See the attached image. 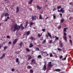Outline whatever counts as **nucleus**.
Segmentation results:
<instances>
[{
    "label": "nucleus",
    "instance_id": "51",
    "mask_svg": "<svg viewBox=\"0 0 73 73\" xmlns=\"http://www.w3.org/2000/svg\"><path fill=\"white\" fill-rule=\"evenodd\" d=\"M60 17H62V13H60Z\"/></svg>",
    "mask_w": 73,
    "mask_h": 73
},
{
    "label": "nucleus",
    "instance_id": "45",
    "mask_svg": "<svg viewBox=\"0 0 73 73\" xmlns=\"http://www.w3.org/2000/svg\"><path fill=\"white\" fill-rule=\"evenodd\" d=\"M38 37H41V35H40V34H38Z\"/></svg>",
    "mask_w": 73,
    "mask_h": 73
},
{
    "label": "nucleus",
    "instance_id": "37",
    "mask_svg": "<svg viewBox=\"0 0 73 73\" xmlns=\"http://www.w3.org/2000/svg\"><path fill=\"white\" fill-rule=\"evenodd\" d=\"M55 37H56V40H58V39H59L58 37H57V36H55Z\"/></svg>",
    "mask_w": 73,
    "mask_h": 73
},
{
    "label": "nucleus",
    "instance_id": "59",
    "mask_svg": "<svg viewBox=\"0 0 73 73\" xmlns=\"http://www.w3.org/2000/svg\"><path fill=\"white\" fill-rule=\"evenodd\" d=\"M58 12H60V11L59 10H58Z\"/></svg>",
    "mask_w": 73,
    "mask_h": 73
},
{
    "label": "nucleus",
    "instance_id": "42",
    "mask_svg": "<svg viewBox=\"0 0 73 73\" xmlns=\"http://www.w3.org/2000/svg\"><path fill=\"white\" fill-rule=\"evenodd\" d=\"M6 37L7 38H10V36H9V35H8V36H7Z\"/></svg>",
    "mask_w": 73,
    "mask_h": 73
},
{
    "label": "nucleus",
    "instance_id": "39",
    "mask_svg": "<svg viewBox=\"0 0 73 73\" xmlns=\"http://www.w3.org/2000/svg\"><path fill=\"white\" fill-rule=\"evenodd\" d=\"M52 16H53L54 19H55V18H56V16L54 15V14Z\"/></svg>",
    "mask_w": 73,
    "mask_h": 73
},
{
    "label": "nucleus",
    "instance_id": "40",
    "mask_svg": "<svg viewBox=\"0 0 73 73\" xmlns=\"http://www.w3.org/2000/svg\"><path fill=\"white\" fill-rule=\"evenodd\" d=\"M42 31L43 32H45V29H42Z\"/></svg>",
    "mask_w": 73,
    "mask_h": 73
},
{
    "label": "nucleus",
    "instance_id": "34",
    "mask_svg": "<svg viewBox=\"0 0 73 73\" xmlns=\"http://www.w3.org/2000/svg\"><path fill=\"white\" fill-rule=\"evenodd\" d=\"M38 58H41V55H39L38 56Z\"/></svg>",
    "mask_w": 73,
    "mask_h": 73
},
{
    "label": "nucleus",
    "instance_id": "55",
    "mask_svg": "<svg viewBox=\"0 0 73 73\" xmlns=\"http://www.w3.org/2000/svg\"><path fill=\"white\" fill-rule=\"evenodd\" d=\"M46 37L47 38H48V36L46 35Z\"/></svg>",
    "mask_w": 73,
    "mask_h": 73
},
{
    "label": "nucleus",
    "instance_id": "47",
    "mask_svg": "<svg viewBox=\"0 0 73 73\" xmlns=\"http://www.w3.org/2000/svg\"><path fill=\"white\" fill-rule=\"evenodd\" d=\"M50 57H53V55L52 54H50Z\"/></svg>",
    "mask_w": 73,
    "mask_h": 73
},
{
    "label": "nucleus",
    "instance_id": "60",
    "mask_svg": "<svg viewBox=\"0 0 73 73\" xmlns=\"http://www.w3.org/2000/svg\"><path fill=\"white\" fill-rule=\"evenodd\" d=\"M69 37L70 38H71V36H70V35L69 36Z\"/></svg>",
    "mask_w": 73,
    "mask_h": 73
},
{
    "label": "nucleus",
    "instance_id": "48",
    "mask_svg": "<svg viewBox=\"0 0 73 73\" xmlns=\"http://www.w3.org/2000/svg\"><path fill=\"white\" fill-rule=\"evenodd\" d=\"M11 70L12 72H14L15 71V69L14 68H12L11 69Z\"/></svg>",
    "mask_w": 73,
    "mask_h": 73
},
{
    "label": "nucleus",
    "instance_id": "28",
    "mask_svg": "<svg viewBox=\"0 0 73 73\" xmlns=\"http://www.w3.org/2000/svg\"><path fill=\"white\" fill-rule=\"evenodd\" d=\"M19 58H17L16 59V62H19Z\"/></svg>",
    "mask_w": 73,
    "mask_h": 73
},
{
    "label": "nucleus",
    "instance_id": "62",
    "mask_svg": "<svg viewBox=\"0 0 73 73\" xmlns=\"http://www.w3.org/2000/svg\"><path fill=\"white\" fill-rule=\"evenodd\" d=\"M33 28L34 29H36V28H35V27H34Z\"/></svg>",
    "mask_w": 73,
    "mask_h": 73
},
{
    "label": "nucleus",
    "instance_id": "49",
    "mask_svg": "<svg viewBox=\"0 0 73 73\" xmlns=\"http://www.w3.org/2000/svg\"><path fill=\"white\" fill-rule=\"evenodd\" d=\"M36 50H38V51H39V50H39V48H36Z\"/></svg>",
    "mask_w": 73,
    "mask_h": 73
},
{
    "label": "nucleus",
    "instance_id": "31",
    "mask_svg": "<svg viewBox=\"0 0 73 73\" xmlns=\"http://www.w3.org/2000/svg\"><path fill=\"white\" fill-rule=\"evenodd\" d=\"M30 39H31V40H33V36H31V37L30 38Z\"/></svg>",
    "mask_w": 73,
    "mask_h": 73
},
{
    "label": "nucleus",
    "instance_id": "52",
    "mask_svg": "<svg viewBox=\"0 0 73 73\" xmlns=\"http://www.w3.org/2000/svg\"><path fill=\"white\" fill-rule=\"evenodd\" d=\"M3 57H4L3 56H2L0 58V59H2V58H3Z\"/></svg>",
    "mask_w": 73,
    "mask_h": 73
},
{
    "label": "nucleus",
    "instance_id": "13",
    "mask_svg": "<svg viewBox=\"0 0 73 73\" xmlns=\"http://www.w3.org/2000/svg\"><path fill=\"white\" fill-rule=\"evenodd\" d=\"M56 72H60L61 71V70L60 69H56L54 70Z\"/></svg>",
    "mask_w": 73,
    "mask_h": 73
},
{
    "label": "nucleus",
    "instance_id": "41",
    "mask_svg": "<svg viewBox=\"0 0 73 73\" xmlns=\"http://www.w3.org/2000/svg\"><path fill=\"white\" fill-rule=\"evenodd\" d=\"M58 50H59V51H61V50H62V49H61V48H58Z\"/></svg>",
    "mask_w": 73,
    "mask_h": 73
},
{
    "label": "nucleus",
    "instance_id": "33",
    "mask_svg": "<svg viewBox=\"0 0 73 73\" xmlns=\"http://www.w3.org/2000/svg\"><path fill=\"white\" fill-rule=\"evenodd\" d=\"M63 57V56H62L61 55L60 56L59 58H60V59H62V58Z\"/></svg>",
    "mask_w": 73,
    "mask_h": 73
},
{
    "label": "nucleus",
    "instance_id": "58",
    "mask_svg": "<svg viewBox=\"0 0 73 73\" xmlns=\"http://www.w3.org/2000/svg\"><path fill=\"white\" fill-rule=\"evenodd\" d=\"M69 5H72V2L70 3Z\"/></svg>",
    "mask_w": 73,
    "mask_h": 73
},
{
    "label": "nucleus",
    "instance_id": "32",
    "mask_svg": "<svg viewBox=\"0 0 73 73\" xmlns=\"http://www.w3.org/2000/svg\"><path fill=\"white\" fill-rule=\"evenodd\" d=\"M53 44V40H50V44Z\"/></svg>",
    "mask_w": 73,
    "mask_h": 73
},
{
    "label": "nucleus",
    "instance_id": "35",
    "mask_svg": "<svg viewBox=\"0 0 73 73\" xmlns=\"http://www.w3.org/2000/svg\"><path fill=\"white\" fill-rule=\"evenodd\" d=\"M60 46L61 48L63 47V44H62V43H61L60 44Z\"/></svg>",
    "mask_w": 73,
    "mask_h": 73
},
{
    "label": "nucleus",
    "instance_id": "53",
    "mask_svg": "<svg viewBox=\"0 0 73 73\" xmlns=\"http://www.w3.org/2000/svg\"><path fill=\"white\" fill-rule=\"evenodd\" d=\"M56 8H54V9H53L52 11H56Z\"/></svg>",
    "mask_w": 73,
    "mask_h": 73
},
{
    "label": "nucleus",
    "instance_id": "56",
    "mask_svg": "<svg viewBox=\"0 0 73 73\" xmlns=\"http://www.w3.org/2000/svg\"><path fill=\"white\" fill-rule=\"evenodd\" d=\"M49 19V17H46L45 18V20H46V19Z\"/></svg>",
    "mask_w": 73,
    "mask_h": 73
},
{
    "label": "nucleus",
    "instance_id": "23",
    "mask_svg": "<svg viewBox=\"0 0 73 73\" xmlns=\"http://www.w3.org/2000/svg\"><path fill=\"white\" fill-rule=\"evenodd\" d=\"M66 29H68V28H64V32H66Z\"/></svg>",
    "mask_w": 73,
    "mask_h": 73
},
{
    "label": "nucleus",
    "instance_id": "54",
    "mask_svg": "<svg viewBox=\"0 0 73 73\" xmlns=\"http://www.w3.org/2000/svg\"><path fill=\"white\" fill-rule=\"evenodd\" d=\"M42 53H45V52H44L43 51L42 52Z\"/></svg>",
    "mask_w": 73,
    "mask_h": 73
},
{
    "label": "nucleus",
    "instance_id": "4",
    "mask_svg": "<svg viewBox=\"0 0 73 73\" xmlns=\"http://www.w3.org/2000/svg\"><path fill=\"white\" fill-rule=\"evenodd\" d=\"M51 63L52 62H50L48 63V65L49 68H50V67H52V66H53L52 65Z\"/></svg>",
    "mask_w": 73,
    "mask_h": 73
},
{
    "label": "nucleus",
    "instance_id": "22",
    "mask_svg": "<svg viewBox=\"0 0 73 73\" xmlns=\"http://www.w3.org/2000/svg\"><path fill=\"white\" fill-rule=\"evenodd\" d=\"M60 8H61V6H58L57 7V9H60Z\"/></svg>",
    "mask_w": 73,
    "mask_h": 73
},
{
    "label": "nucleus",
    "instance_id": "15",
    "mask_svg": "<svg viewBox=\"0 0 73 73\" xmlns=\"http://www.w3.org/2000/svg\"><path fill=\"white\" fill-rule=\"evenodd\" d=\"M63 9H64V8H62L60 9V11L61 12H62V13H63V12H65V11L64 10H63Z\"/></svg>",
    "mask_w": 73,
    "mask_h": 73
},
{
    "label": "nucleus",
    "instance_id": "3",
    "mask_svg": "<svg viewBox=\"0 0 73 73\" xmlns=\"http://www.w3.org/2000/svg\"><path fill=\"white\" fill-rule=\"evenodd\" d=\"M36 17H37V16H32V18H31V19L32 20H36Z\"/></svg>",
    "mask_w": 73,
    "mask_h": 73
},
{
    "label": "nucleus",
    "instance_id": "64",
    "mask_svg": "<svg viewBox=\"0 0 73 73\" xmlns=\"http://www.w3.org/2000/svg\"><path fill=\"white\" fill-rule=\"evenodd\" d=\"M46 55H47V56H48V55H49V54H47Z\"/></svg>",
    "mask_w": 73,
    "mask_h": 73
},
{
    "label": "nucleus",
    "instance_id": "16",
    "mask_svg": "<svg viewBox=\"0 0 73 73\" xmlns=\"http://www.w3.org/2000/svg\"><path fill=\"white\" fill-rule=\"evenodd\" d=\"M25 24L26 25H25V27H27L28 26V21H27L26 22H25Z\"/></svg>",
    "mask_w": 73,
    "mask_h": 73
},
{
    "label": "nucleus",
    "instance_id": "20",
    "mask_svg": "<svg viewBox=\"0 0 73 73\" xmlns=\"http://www.w3.org/2000/svg\"><path fill=\"white\" fill-rule=\"evenodd\" d=\"M23 44V42H21L19 44V46H20L21 48L22 47V44Z\"/></svg>",
    "mask_w": 73,
    "mask_h": 73
},
{
    "label": "nucleus",
    "instance_id": "1",
    "mask_svg": "<svg viewBox=\"0 0 73 73\" xmlns=\"http://www.w3.org/2000/svg\"><path fill=\"white\" fill-rule=\"evenodd\" d=\"M23 24L22 23L20 25V26H17V24H15L14 26V29L13 32H15L16 31H19L21 28V29L22 30L24 29V27L23 25Z\"/></svg>",
    "mask_w": 73,
    "mask_h": 73
},
{
    "label": "nucleus",
    "instance_id": "2",
    "mask_svg": "<svg viewBox=\"0 0 73 73\" xmlns=\"http://www.w3.org/2000/svg\"><path fill=\"white\" fill-rule=\"evenodd\" d=\"M64 36H63V38L65 40V41H67V39H66V33H63Z\"/></svg>",
    "mask_w": 73,
    "mask_h": 73
},
{
    "label": "nucleus",
    "instance_id": "29",
    "mask_svg": "<svg viewBox=\"0 0 73 73\" xmlns=\"http://www.w3.org/2000/svg\"><path fill=\"white\" fill-rule=\"evenodd\" d=\"M35 61H36V60L34 59H33L31 60L32 62H35Z\"/></svg>",
    "mask_w": 73,
    "mask_h": 73
},
{
    "label": "nucleus",
    "instance_id": "6",
    "mask_svg": "<svg viewBox=\"0 0 73 73\" xmlns=\"http://www.w3.org/2000/svg\"><path fill=\"white\" fill-rule=\"evenodd\" d=\"M43 70H44V71L46 70V65L45 64H44L43 66Z\"/></svg>",
    "mask_w": 73,
    "mask_h": 73
},
{
    "label": "nucleus",
    "instance_id": "43",
    "mask_svg": "<svg viewBox=\"0 0 73 73\" xmlns=\"http://www.w3.org/2000/svg\"><path fill=\"white\" fill-rule=\"evenodd\" d=\"M70 42L71 44L72 45V41L71 40H70Z\"/></svg>",
    "mask_w": 73,
    "mask_h": 73
},
{
    "label": "nucleus",
    "instance_id": "24",
    "mask_svg": "<svg viewBox=\"0 0 73 73\" xmlns=\"http://www.w3.org/2000/svg\"><path fill=\"white\" fill-rule=\"evenodd\" d=\"M26 50L27 52H30V50L28 48H27L26 49Z\"/></svg>",
    "mask_w": 73,
    "mask_h": 73
},
{
    "label": "nucleus",
    "instance_id": "30",
    "mask_svg": "<svg viewBox=\"0 0 73 73\" xmlns=\"http://www.w3.org/2000/svg\"><path fill=\"white\" fill-rule=\"evenodd\" d=\"M34 23L33 22H31L30 24V25H34Z\"/></svg>",
    "mask_w": 73,
    "mask_h": 73
},
{
    "label": "nucleus",
    "instance_id": "57",
    "mask_svg": "<svg viewBox=\"0 0 73 73\" xmlns=\"http://www.w3.org/2000/svg\"><path fill=\"white\" fill-rule=\"evenodd\" d=\"M66 57H65L64 59V60H66Z\"/></svg>",
    "mask_w": 73,
    "mask_h": 73
},
{
    "label": "nucleus",
    "instance_id": "38",
    "mask_svg": "<svg viewBox=\"0 0 73 73\" xmlns=\"http://www.w3.org/2000/svg\"><path fill=\"white\" fill-rule=\"evenodd\" d=\"M46 42V40H44L43 41L42 43V44H44V42Z\"/></svg>",
    "mask_w": 73,
    "mask_h": 73
},
{
    "label": "nucleus",
    "instance_id": "25",
    "mask_svg": "<svg viewBox=\"0 0 73 73\" xmlns=\"http://www.w3.org/2000/svg\"><path fill=\"white\" fill-rule=\"evenodd\" d=\"M31 58H32V56L31 55L30 56H29L28 58V60H30V59H31Z\"/></svg>",
    "mask_w": 73,
    "mask_h": 73
},
{
    "label": "nucleus",
    "instance_id": "14",
    "mask_svg": "<svg viewBox=\"0 0 73 73\" xmlns=\"http://www.w3.org/2000/svg\"><path fill=\"white\" fill-rule=\"evenodd\" d=\"M30 34V31H29L26 33L27 36H29Z\"/></svg>",
    "mask_w": 73,
    "mask_h": 73
},
{
    "label": "nucleus",
    "instance_id": "8",
    "mask_svg": "<svg viewBox=\"0 0 73 73\" xmlns=\"http://www.w3.org/2000/svg\"><path fill=\"white\" fill-rule=\"evenodd\" d=\"M37 9H39V10H41V8H42V7H40L38 5H37Z\"/></svg>",
    "mask_w": 73,
    "mask_h": 73
},
{
    "label": "nucleus",
    "instance_id": "9",
    "mask_svg": "<svg viewBox=\"0 0 73 73\" xmlns=\"http://www.w3.org/2000/svg\"><path fill=\"white\" fill-rule=\"evenodd\" d=\"M4 16H9V14L7 13H4Z\"/></svg>",
    "mask_w": 73,
    "mask_h": 73
},
{
    "label": "nucleus",
    "instance_id": "19",
    "mask_svg": "<svg viewBox=\"0 0 73 73\" xmlns=\"http://www.w3.org/2000/svg\"><path fill=\"white\" fill-rule=\"evenodd\" d=\"M33 46V45H32L31 43H30V44L29 48H32Z\"/></svg>",
    "mask_w": 73,
    "mask_h": 73
},
{
    "label": "nucleus",
    "instance_id": "21",
    "mask_svg": "<svg viewBox=\"0 0 73 73\" xmlns=\"http://www.w3.org/2000/svg\"><path fill=\"white\" fill-rule=\"evenodd\" d=\"M27 68L28 69H31V68H32V67L31 66H28L27 67Z\"/></svg>",
    "mask_w": 73,
    "mask_h": 73
},
{
    "label": "nucleus",
    "instance_id": "11",
    "mask_svg": "<svg viewBox=\"0 0 73 73\" xmlns=\"http://www.w3.org/2000/svg\"><path fill=\"white\" fill-rule=\"evenodd\" d=\"M10 19V18H9V17H7V18H6L4 21H8V19Z\"/></svg>",
    "mask_w": 73,
    "mask_h": 73
},
{
    "label": "nucleus",
    "instance_id": "5",
    "mask_svg": "<svg viewBox=\"0 0 73 73\" xmlns=\"http://www.w3.org/2000/svg\"><path fill=\"white\" fill-rule=\"evenodd\" d=\"M19 7H16V13H17L19 12Z\"/></svg>",
    "mask_w": 73,
    "mask_h": 73
},
{
    "label": "nucleus",
    "instance_id": "36",
    "mask_svg": "<svg viewBox=\"0 0 73 73\" xmlns=\"http://www.w3.org/2000/svg\"><path fill=\"white\" fill-rule=\"evenodd\" d=\"M60 28H61V26L59 25V27H58V29H60Z\"/></svg>",
    "mask_w": 73,
    "mask_h": 73
},
{
    "label": "nucleus",
    "instance_id": "10",
    "mask_svg": "<svg viewBox=\"0 0 73 73\" xmlns=\"http://www.w3.org/2000/svg\"><path fill=\"white\" fill-rule=\"evenodd\" d=\"M33 0H30V1L28 2V4H31L32 3V2Z\"/></svg>",
    "mask_w": 73,
    "mask_h": 73
},
{
    "label": "nucleus",
    "instance_id": "7",
    "mask_svg": "<svg viewBox=\"0 0 73 73\" xmlns=\"http://www.w3.org/2000/svg\"><path fill=\"white\" fill-rule=\"evenodd\" d=\"M17 39H15L14 40L13 42V44H16V43L17 42Z\"/></svg>",
    "mask_w": 73,
    "mask_h": 73
},
{
    "label": "nucleus",
    "instance_id": "46",
    "mask_svg": "<svg viewBox=\"0 0 73 73\" xmlns=\"http://www.w3.org/2000/svg\"><path fill=\"white\" fill-rule=\"evenodd\" d=\"M9 44H12V42H11V41H9Z\"/></svg>",
    "mask_w": 73,
    "mask_h": 73
},
{
    "label": "nucleus",
    "instance_id": "44",
    "mask_svg": "<svg viewBox=\"0 0 73 73\" xmlns=\"http://www.w3.org/2000/svg\"><path fill=\"white\" fill-rule=\"evenodd\" d=\"M7 48V46H5L4 47V49H6Z\"/></svg>",
    "mask_w": 73,
    "mask_h": 73
},
{
    "label": "nucleus",
    "instance_id": "27",
    "mask_svg": "<svg viewBox=\"0 0 73 73\" xmlns=\"http://www.w3.org/2000/svg\"><path fill=\"white\" fill-rule=\"evenodd\" d=\"M39 19L40 20H41L42 19V16L41 15H39Z\"/></svg>",
    "mask_w": 73,
    "mask_h": 73
},
{
    "label": "nucleus",
    "instance_id": "12",
    "mask_svg": "<svg viewBox=\"0 0 73 73\" xmlns=\"http://www.w3.org/2000/svg\"><path fill=\"white\" fill-rule=\"evenodd\" d=\"M47 34L48 35V36L50 37H52V35H51V34H50V33H49V32H48V31L47 32Z\"/></svg>",
    "mask_w": 73,
    "mask_h": 73
},
{
    "label": "nucleus",
    "instance_id": "63",
    "mask_svg": "<svg viewBox=\"0 0 73 73\" xmlns=\"http://www.w3.org/2000/svg\"><path fill=\"white\" fill-rule=\"evenodd\" d=\"M1 23H0V27L1 26Z\"/></svg>",
    "mask_w": 73,
    "mask_h": 73
},
{
    "label": "nucleus",
    "instance_id": "61",
    "mask_svg": "<svg viewBox=\"0 0 73 73\" xmlns=\"http://www.w3.org/2000/svg\"><path fill=\"white\" fill-rule=\"evenodd\" d=\"M62 60L63 61H64V59L62 58Z\"/></svg>",
    "mask_w": 73,
    "mask_h": 73
},
{
    "label": "nucleus",
    "instance_id": "17",
    "mask_svg": "<svg viewBox=\"0 0 73 73\" xmlns=\"http://www.w3.org/2000/svg\"><path fill=\"white\" fill-rule=\"evenodd\" d=\"M4 16V13H3L2 14H1V19Z\"/></svg>",
    "mask_w": 73,
    "mask_h": 73
},
{
    "label": "nucleus",
    "instance_id": "50",
    "mask_svg": "<svg viewBox=\"0 0 73 73\" xmlns=\"http://www.w3.org/2000/svg\"><path fill=\"white\" fill-rule=\"evenodd\" d=\"M5 54H3L2 56H3L4 57H5Z\"/></svg>",
    "mask_w": 73,
    "mask_h": 73
},
{
    "label": "nucleus",
    "instance_id": "18",
    "mask_svg": "<svg viewBox=\"0 0 73 73\" xmlns=\"http://www.w3.org/2000/svg\"><path fill=\"white\" fill-rule=\"evenodd\" d=\"M64 19L63 18H62V19L60 21V23H62L64 22Z\"/></svg>",
    "mask_w": 73,
    "mask_h": 73
},
{
    "label": "nucleus",
    "instance_id": "26",
    "mask_svg": "<svg viewBox=\"0 0 73 73\" xmlns=\"http://www.w3.org/2000/svg\"><path fill=\"white\" fill-rule=\"evenodd\" d=\"M30 73H33V70L32 69L30 70Z\"/></svg>",
    "mask_w": 73,
    "mask_h": 73
}]
</instances>
